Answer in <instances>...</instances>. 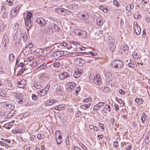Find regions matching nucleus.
Returning <instances> with one entry per match:
<instances>
[{"label": "nucleus", "instance_id": "1", "mask_svg": "<svg viewBox=\"0 0 150 150\" xmlns=\"http://www.w3.org/2000/svg\"><path fill=\"white\" fill-rule=\"evenodd\" d=\"M111 65L113 67L120 69L122 67L123 64L122 61L119 60H116L112 62Z\"/></svg>", "mask_w": 150, "mask_h": 150}, {"label": "nucleus", "instance_id": "2", "mask_svg": "<svg viewBox=\"0 0 150 150\" xmlns=\"http://www.w3.org/2000/svg\"><path fill=\"white\" fill-rule=\"evenodd\" d=\"M66 87H67L66 89V91L71 92L74 91L75 87V84L74 83H69L67 84Z\"/></svg>", "mask_w": 150, "mask_h": 150}, {"label": "nucleus", "instance_id": "3", "mask_svg": "<svg viewBox=\"0 0 150 150\" xmlns=\"http://www.w3.org/2000/svg\"><path fill=\"white\" fill-rule=\"evenodd\" d=\"M4 106L8 110H13L15 106L13 103L9 102H5L3 103Z\"/></svg>", "mask_w": 150, "mask_h": 150}, {"label": "nucleus", "instance_id": "4", "mask_svg": "<svg viewBox=\"0 0 150 150\" xmlns=\"http://www.w3.org/2000/svg\"><path fill=\"white\" fill-rule=\"evenodd\" d=\"M75 33L78 35L81 36L83 38L86 39V38L87 33L83 30L77 29L76 30Z\"/></svg>", "mask_w": 150, "mask_h": 150}, {"label": "nucleus", "instance_id": "5", "mask_svg": "<svg viewBox=\"0 0 150 150\" xmlns=\"http://www.w3.org/2000/svg\"><path fill=\"white\" fill-rule=\"evenodd\" d=\"M133 27L134 28V33L137 35H139L141 33V30L137 22H134V23Z\"/></svg>", "mask_w": 150, "mask_h": 150}, {"label": "nucleus", "instance_id": "6", "mask_svg": "<svg viewBox=\"0 0 150 150\" xmlns=\"http://www.w3.org/2000/svg\"><path fill=\"white\" fill-rule=\"evenodd\" d=\"M55 134V139L57 141V143L58 144H61L62 143V137L61 135L60 132H56Z\"/></svg>", "mask_w": 150, "mask_h": 150}, {"label": "nucleus", "instance_id": "7", "mask_svg": "<svg viewBox=\"0 0 150 150\" xmlns=\"http://www.w3.org/2000/svg\"><path fill=\"white\" fill-rule=\"evenodd\" d=\"M37 23L41 27H45L46 24V21L42 18H37L36 19Z\"/></svg>", "mask_w": 150, "mask_h": 150}, {"label": "nucleus", "instance_id": "8", "mask_svg": "<svg viewBox=\"0 0 150 150\" xmlns=\"http://www.w3.org/2000/svg\"><path fill=\"white\" fill-rule=\"evenodd\" d=\"M71 76V74H69L67 72H64L60 74L59 75V78L61 80H64L66 78H70Z\"/></svg>", "mask_w": 150, "mask_h": 150}, {"label": "nucleus", "instance_id": "9", "mask_svg": "<svg viewBox=\"0 0 150 150\" xmlns=\"http://www.w3.org/2000/svg\"><path fill=\"white\" fill-rule=\"evenodd\" d=\"M14 95L16 98L17 99V101L20 103H21L23 101V94L21 93H16Z\"/></svg>", "mask_w": 150, "mask_h": 150}, {"label": "nucleus", "instance_id": "10", "mask_svg": "<svg viewBox=\"0 0 150 150\" xmlns=\"http://www.w3.org/2000/svg\"><path fill=\"white\" fill-rule=\"evenodd\" d=\"M21 7V6H18L15 8L14 11H12L11 10H10L11 15L13 17H14L16 16L18 12Z\"/></svg>", "mask_w": 150, "mask_h": 150}, {"label": "nucleus", "instance_id": "11", "mask_svg": "<svg viewBox=\"0 0 150 150\" xmlns=\"http://www.w3.org/2000/svg\"><path fill=\"white\" fill-rule=\"evenodd\" d=\"M67 7L68 8L71 10H77L79 8V6L78 5L75 4H73L67 6Z\"/></svg>", "mask_w": 150, "mask_h": 150}, {"label": "nucleus", "instance_id": "12", "mask_svg": "<svg viewBox=\"0 0 150 150\" xmlns=\"http://www.w3.org/2000/svg\"><path fill=\"white\" fill-rule=\"evenodd\" d=\"M94 82L97 84H99L101 82V79L98 75H96L94 77L93 79Z\"/></svg>", "mask_w": 150, "mask_h": 150}, {"label": "nucleus", "instance_id": "13", "mask_svg": "<svg viewBox=\"0 0 150 150\" xmlns=\"http://www.w3.org/2000/svg\"><path fill=\"white\" fill-rule=\"evenodd\" d=\"M26 84V81L24 79H22L20 81L18 82L17 86L19 88H24Z\"/></svg>", "mask_w": 150, "mask_h": 150}, {"label": "nucleus", "instance_id": "14", "mask_svg": "<svg viewBox=\"0 0 150 150\" xmlns=\"http://www.w3.org/2000/svg\"><path fill=\"white\" fill-rule=\"evenodd\" d=\"M105 104L104 102H100L93 107V109L97 111L99 110L101 107L103 106Z\"/></svg>", "mask_w": 150, "mask_h": 150}, {"label": "nucleus", "instance_id": "15", "mask_svg": "<svg viewBox=\"0 0 150 150\" xmlns=\"http://www.w3.org/2000/svg\"><path fill=\"white\" fill-rule=\"evenodd\" d=\"M77 65L79 67L82 66L86 62V61L82 59L78 58L76 61Z\"/></svg>", "mask_w": 150, "mask_h": 150}, {"label": "nucleus", "instance_id": "16", "mask_svg": "<svg viewBox=\"0 0 150 150\" xmlns=\"http://www.w3.org/2000/svg\"><path fill=\"white\" fill-rule=\"evenodd\" d=\"M46 33L47 34H52L53 33V30L50 24L47 27L45 28Z\"/></svg>", "mask_w": 150, "mask_h": 150}, {"label": "nucleus", "instance_id": "17", "mask_svg": "<svg viewBox=\"0 0 150 150\" xmlns=\"http://www.w3.org/2000/svg\"><path fill=\"white\" fill-rule=\"evenodd\" d=\"M65 9L62 8H58L55 9V11L56 13H57L58 14L64 15V11Z\"/></svg>", "mask_w": 150, "mask_h": 150}, {"label": "nucleus", "instance_id": "18", "mask_svg": "<svg viewBox=\"0 0 150 150\" xmlns=\"http://www.w3.org/2000/svg\"><path fill=\"white\" fill-rule=\"evenodd\" d=\"M33 13L30 12H29L27 13V16L25 18V21H27V22L28 21H30V20H31V17H33Z\"/></svg>", "mask_w": 150, "mask_h": 150}, {"label": "nucleus", "instance_id": "19", "mask_svg": "<svg viewBox=\"0 0 150 150\" xmlns=\"http://www.w3.org/2000/svg\"><path fill=\"white\" fill-rule=\"evenodd\" d=\"M52 28H53L55 31H59L60 29V28L56 24L53 23H50Z\"/></svg>", "mask_w": 150, "mask_h": 150}, {"label": "nucleus", "instance_id": "20", "mask_svg": "<svg viewBox=\"0 0 150 150\" xmlns=\"http://www.w3.org/2000/svg\"><path fill=\"white\" fill-rule=\"evenodd\" d=\"M135 101L138 105H139L142 104L144 102V100L142 98H137L135 99Z\"/></svg>", "mask_w": 150, "mask_h": 150}, {"label": "nucleus", "instance_id": "21", "mask_svg": "<svg viewBox=\"0 0 150 150\" xmlns=\"http://www.w3.org/2000/svg\"><path fill=\"white\" fill-rule=\"evenodd\" d=\"M50 87V85L48 83L47 84L46 86L43 89L45 90V92H44V93L42 95L45 96L47 93Z\"/></svg>", "mask_w": 150, "mask_h": 150}, {"label": "nucleus", "instance_id": "22", "mask_svg": "<svg viewBox=\"0 0 150 150\" xmlns=\"http://www.w3.org/2000/svg\"><path fill=\"white\" fill-rule=\"evenodd\" d=\"M105 110L109 112H110V107L108 104H106L104 105L103 109V110L104 111Z\"/></svg>", "mask_w": 150, "mask_h": 150}, {"label": "nucleus", "instance_id": "23", "mask_svg": "<svg viewBox=\"0 0 150 150\" xmlns=\"http://www.w3.org/2000/svg\"><path fill=\"white\" fill-rule=\"evenodd\" d=\"M96 22L97 24L102 26L103 24V20L99 17H97L96 19Z\"/></svg>", "mask_w": 150, "mask_h": 150}, {"label": "nucleus", "instance_id": "24", "mask_svg": "<svg viewBox=\"0 0 150 150\" xmlns=\"http://www.w3.org/2000/svg\"><path fill=\"white\" fill-rule=\"evenodd\" d=\"M147 116L144 113H143L141 115V120L143 123H144L146 118Z\"/></svg>", "mask_w": 150, "mask_h": 150}, {"label": "nucleus", "instance_id": "25", "mask_svg": "<svg viewBox=\"0 0 150 150\" xmlns=\"http://www.w3.org/2000/svg\"><path fill=\"white\" fill-rule=\"evenodd\" d=\"M51 58L52 59H57L59 58L58 53L56 52L53 53L51 55Z\"/></svg>", "mask_w": 150, "mask_h": 150}, {"label": "nucleus", "instance_id": "26", "mask_svg": "<svg viewBox=\"0 0 150 150\" xmlns=\"http://www.w3.org/2000/svg\"><path fill=\"white\" fill-rule=\"evenodd\" d=\"M81 55H84L85 56H86L87 55H88V54H90L91 55L93 56H95L96 54L95 53H94L92 52H80Z\"/></svg>", "mask_w": 150, "mask_h": 150}, {"label": "nucleus", "instance_id": "27", "mask_svg": "<svg viewBox=\"0 0 150 150\" xmlns=\"http://www.w3.org/2000/svg\"><path fill=\"white\" fill-rule=\"evenodd\" d=\"M81 75V72L79 71H76L75 72L73 76L74 77L77 78H79Z\"/></svg>", "mask_w": 150, "mask_h": 150}, {"label": "nucleus", "instance_id": "28", "mask_svg": "<svg viewBox=\"0 0 150 150\" xmlns=\"http://www.w3.org/2000/svg\"><path fill=\"white\" fill-rule=\"evenodd\" d=\"M25 24L27 27L28 26L29 28H30L32 25L33 22L31 20H30V21H28V22H27V21H25Z\"/></svg>", "mask_w": 150, "mask_h": 150}, {"label": "nucleus", "instance_id": "29", "mask_svg": "<svg viewBox=\"0 0 150 150\" xmlns=\"http://www.w3.org/2000/svg\"><path fill=\"white\" fill-rule=\"evenodd\" d=\"M90 105V103L88 104L83 105L81 106V108L83 109L84 110H86L89 108Z\"/></svg>", "mask_w": 150, "mask_h": 150}, {"label": "nucleus", "instance_id": "30", "mask_svg": "<svg viewBox=\"0 0 150 150\" xmlns=\"http://www.w3.org/2000/svg\"><path fill=\"white\" fill-rule=\"evenodd\" d=\"M99 8L100 10L103 11V12L104 13H106L108 11L107 7L105 8L102 5L99 6Z\"/></svg>", "mask_w": 150, "mask_h": 150}, {"label": "nucleus", "instance_id": "31", "mask_svg": "<svg viewBox=\"0 0 150 150\" xmlns=\"http://www.w3.org/2000/svg\"><path fill=\"white\" fill-rule=\"evenodd\" d=\"M9 11H10V10L8 8L6 9V11H3L4 14L3 15V16L4 18H6L7 17L8 15V13Z\"/></svg>", "mask_w": 150, "mask_h": 150}, {"label": "nucleus", "instance_id": "32", "mask_svg": "<svg viewBox=\"0 0 150 150\" xmlns=\"http://www.w3.org/2000/svg\"><path fill=\"white\" fill-rule=\"evenodd\" d=\"M129 47L127 45L125 44L121 46L120 47L121 49L122 50L125 51L129 49Z\"/></svg>", "mask_w": 150, "mask_h": 150}, {"label": "nucleus", "instance_id": "33", "mask_svg": "<svg viewBox=\"0 0 150 150\" xmlns=\"http://www.w3.org/2000/svg\"><path fill=\"white\" fill-rule=\"evenodd\" d=\"M81 19L86 20L89 18V16L88 14H82L81 15Z\"/></svg>", "mask_w": 150, "mask_h": 150}, {"label": "nucleus", "instance_id": "34", "mask_svg": "<svg viewBox=\"0 0 150 150\" xmlns=\"http://www.w3.org/2000/svg\"><path fill=\"white\" fill-rule=\"evenodd\" d=\"M6 91L5 90L0 88V95L4 97L5 96Z\"/></svg>", "mask_w": 150, "mask_h": 150}, {"label": "nucleus", "instance_id": "35", "mask_svg": "<svg viewBox=\"0 0 150 150\" xmlns=\"http://www.w3.org/2000/svg\"><path fill=\"white\" fill-rule=\"evenodd\" d=\"M56 52L58 53L59 58L63 56L64 54V52L63 51H57Z\"/></svg>", "mask_w": 150, "mask_h": 150}, {"label": "nucleus", "instance_id": "36", "mask_svg": "<svg viewBox=\"0 0 150 150\" xmlns=\"http://www.w3.org/2000/svg\"><path fill=\"white\" fill-rule=\"evenodd\" d=\"M15 57L14 56L13 54H10L9 57V61L11 62H13L14 59V57Z\"/></svg>", "mask_w": 150, "mask_h": 150}, {"label": "nucleus", "instance_id": "37", "mask_svg": "<svg viewBox=\"0 0 150 150\" xmlns=\"http://www.w3.org/2000/svg\"><path fill=\"white\" fill-rule=\"evenodd\" d=\"M52 100L50 99L46 101L45 103V105L46 106L51 105L52 104Z\"/></svg>", "mask_w": 150, "mask_h": 150}, {"label": "nucleus", "instance_id": "38", "mask_svg": "<svg viewBox=\"0 0 150 150\" xmlns=\"http://www.w3.org/2000/svg\"><path fill=\"white\" fill-rule=\"evenodd\" d=\"M33 86L37 89H40L42 87L41 85L38 83H37L36 82L34 84Z\"/></svg>", "mask_w": 150, "mask_h": 150}, {"label": "nucleus", "instance_id": "39", "mask_svg": "<svg viewBox=\"0 0 150 150\" xmlns=\"http://www.w3.org/2000/svg\"><path fill=\"white\" fill-rule=\"evenodd\" d=\"M71 13V12L70 11L68 10L65 9L64 16H66L67 15H70Z\"/></svg>", "mask_w": 150, "mask_h": 150}, {"label": "nucleus", "instance_id": "40", "mask_svg": "<svg viewBox=\"0 0 150 150\" xmlns=\"http://www.w3.org/2000/svg\"><path fill=\"white\" fill-rule=\"evenodd\" d=\"M109 47L111 51H112L113 52L114 51V50L115 47V45H113L111 43V44H109Z\"/></svg>", "mask_w": 150, "mask_h": 150}, {"label": "nucleus", "instance_id": "41", "mask_svg": "<svg viewBox=\"0 0 150 150\" xmlns=\"http://www.w3.org/2000/svg\"><path fill=\"white\" fill-rule=\"evenodd\" d=\"M44 136L43 134H38L37 135V138L39 140H41L44 137Z\"/></svg>", "mask_w": 150, "mask_h": 150}, {"label": "nucleus", "instance_id": "42", "mask_svg": "<svg viewBox=\"0 0 150 150\" xmlns=\"http://www.w3.org/2000/svg\"><path fill=\"white\" fill-rule=\"evenodd\" d=\"M142 36L143 37V38H147V36L146 33V31L145 30H144L143 31Z\"/></svg>", "mask_w": 150, "mask_h": 150}, {"label": "nucleus", "instance_id": "43", "mask_svg": "<svg viewBox=\"0 0 150 150\" xmlns=\"http://www.w3.org/2000/svg\"><path fill=\"white\" fill-rule=\"evenodd\" d=\"M46 64L45 63H44L40 65L39 67L41 69H44L46 67Z\"/></svg>", "mask_w": 150, "mask_h": 150}, {"label": "nucleus", "instance_id": "44", "mask_svg": "<svg viewBox=\"0 0 150 150\" xmlns=\"http://www.w3.org/2000/svg\"><path fill=\"white\" fill-rule=\"evenodd\" d=\"M28 38L27 34L26 33L24 34V35L22 36V38L24 42L26 41Z\"/></svg>", "mask_w": 150, "mask_h": 150}, {"label": "nucleus", "instance_id": "45", "mask_svg": "<svg viewBox=\"0 0 150 150\" xmlns=\"http://www.w3.org/2000/svg\"><path fill=\"white\" fill-rule=\"evenodd\" d=\"M60 63L58 62H55L53 64V67H58L60 65Z\"/></svg>", "mask_w": 150, "mask_h": 150}, {"label": "nucleus", "instance_id": "46", "mask_svg": "<svg viewBox=\"0 0 150 150\" xmlns=\"http://www.w3.org/2000/svg\"><path fill=\"white\" fill-rule=\"evenodd\" d=\"M32 99L35 100H37L38 99V97L35 94H33L32 96Z\"/></svg>", "mask_w": 150, "mask_h": 150}, {"label": "nucleus", "instance_id": "47", "mask_svg": "<svg viewBox=\"0 0 150 150\" xmlns=\"http://www.w3.org/2000/svg\"><path fill=\"white\" fill-rule=\"evenodd\" d=\"M113 3L115 6L117 7H118L119 4H120L119 3L117 0H114L113 1Z\"/></svg>", "mask_w": 150, "mask_h": 150}, {"label": "nucleus", "instance_id": "48", "mask_svg": "<svg viewBox=\"0 0 150 150\" xmlns=\"http://www.w3.org/2000/svg\"><path fill=\"white\" fill-rule=\"evenodd\" d=\"M87 5L85 4H82L80 5L79 8L80 7L81 9H85L86 8Z\"/></svg>", "mask_w": 150, "mask_h": 150}, {"label": "nucleus", "instance_id": "49", "mask_svg": "<svg viewBox=\"0 0 150 150\" xmlns=\"http://www.w3.org/2000/svg\"><path fill=\"white\" fill-rule=\"evenodd\" d=\"M45 91L44 89H42L41 90H40L39 91H38V93L39 94L40 96H44L42 95L44 93V91Z\"/></svg>", "mask_w": 150, "mask_h": 150}, {"label": "nucleus", "instance_id": "50", "mask_svg": "<svg viewBox=\"0 0 150 150\" xmlns=\"http://www.w3.org/2000/svg\"><path fill=\"white\" fill-rule=\"evenodd\" d=\"M19 24L17 23H15L13 26V28L17 30L19 28Z\"/></svg>", "mask_w": 150, "mask_h": 150}, {"label": "nucleus", "instance_id": "51", "mask_svg": "<svg viewBox=\"0 0 150 150\" xmlns=\"http://www.w3.org/2000/svg\"><path fill=\"white\" fill-rule=\"evenodd\" d=\"M134 65V63L133 61L131 62L128 63V66L130 67H133Z\"/></svg>", "mask_w": 150, "mask_h": 150}, {"label": "nucleus", "instance_id": "52", "mask_svg": "<svg viewBox=\"0 0 150 150\" xmlns=\"http://www.w3.org/2000/svg\"><path fill=\"white\" fill-rule=\"evenodd\" d=\"M0 145L4 146H9L8 144H7L1 141H0Z\"/></svg>", "mask_w": 150, "mask_h": 150}, {"label": "nucleus", "instance_id": "53", "mask_svg": "<svg viewBox=\"0 0 150 150\" xmlns=\"http://www.w3.org/2000/svg\"><path fill=\"white\" fill-rule=\"evenodd\" d=\"M25 69V67L21 68L19 71V73L20 74H22Z\"/></svg>", "mask_w": 150, "mask_h": 150}, {"label": "nucleus", "instance_id": "54", "mask_svg": "<svg viewBox=\"0 0 150 150\" xmlns=\"http://www.w3.org/2000/svg\"><path fill=\"white\" fill-rule=\"evenodd\" d=\"M6 2H8V5L11 6L13 4L12 0H7Z\"/></svg>", "mask_w": 150, "mask_h": 150}, {"label": "nucleus", "instance_id": "55", "mask_svg": "<svg viewBox=\"0 0 150 150\" xmlns=\"http://www.w3.org/2000/svg\"><path fill=\"white\" fill-rule=\"evenodd\" d=\"M99 127L100 128H101L102 129V131H103L104 129V125L103 124H99Z\"/></svg>", "mask_w": 150, "mask_h": 150}, {"label": "nucleus", "instance_id": "56", "mask_svg": "<svg viewBox=\"0 0 150 150\" xmlns=\"http://www.w3.org/2000/svg\"><path fill=\"white\" fill-rule=\"evenodd\" d=\"M119 92L121 95H124L125 93V92L123 91L122 89L120 90H119Z\"/></svg>", "mask_w": 150, "mask_h": 150}, {"label": "nucleus", "instance_id": "57", "mask_svg": "<svg viewBox=\"0 0 150 150\" xmlns=\"http://www.w3.org/2000/svg\"><path fill=\"white\" fill-rule=\"evenodd\" d=\"M73 150H82L81 148L76 146H74Z\"/></svg>", "mask_w": 150, "mask_h": 150}, {"label": "nucleus", "instance_id": "58", "mask_svg": "<svg viewBox=\"0 0 150 150\" xmlns=\"http://www.w3.org/2000/svg\"><path fill=\"white\" fill-rule=\"evenodd\" d=\"M60 108L61 110H64L65 109V106L63 105H59Z\"/></svg>", "mask_w": 150, "mask_h": 150}, {"label": "nucleus", "instance_id": "59", "mask_svg": "<svg viewBox=\"0 0 150 150\" xmlns=\"http://www.w3.org/2000/svg\"><path fill=\"white\" fill-rule=\"evenodd\" d=\"M25 65V64H24L23 62H21L19 64L18 66V67H21V68L24 67L23 66Z\"/></svg>", "mask_w": 150, "mask_h": 150}, {"label": "nucleus", "instance_id": "60", "mask_svg": "<svg viewBox=\"0 0 150 150\" xmlns=\"http://www.w3.org/2000/svg\"><path fill=\"white\" fill-rule=\"evenodd\" d=\"M34 59V57H30L27 59V61H31Z\"/></svg>", "mask_w": 150, "mask_h": 150}, {"label": "nucleus", "instance_id": "61", "mask_svg": "<svg viewBox=\"0 0 150 150\" xmlns=\"http://www.w3.org/2000/svg\"><path fill=\"white\" fill-rule=\"evenodd\" d=\"M104 91H105L106 92H108L109 90V88L108 87H105L103 89Z\"/></svg>", "mask_w": 150, "mask_h": 150}, {"label": "nucleus", "instance_id": "62", "mask_svg": "<svg viewBox=\"0 0 150 150\" xmlns=\"http://www.w3.org/2000/svg\"><path fill=\"white\" fill-rule=\"evenodd\" d=\"M115 110L116 111H117L119 109V106L116 104H115L114 105Z\"/></svg>", "mask_w": 150, "mask_h": 150}, {"label": "nucleus", "instance_id": "63", "mask_svg": "<svg viewBox=\"0 0 150 150\" xmlns=\"http://www.w3.org/2000/svg\"><path fill=\"white\" fill-rule=\"evenodd\" d=\"M129 7L128 6H127V10H128V11H130L132 9L131 5L129 4Z\"/></svg>", "mask_w": 150, "mask_h": 150}, {"label": "nucleus", "instance_id": "64", "mask_svg": "<svg viewBox=\"0 0 150 150\" xmlns=\"http://www.w3.org/2000/svg\"><path fill=\"white\" fill-rule=\"evenodd\" d=\"M91 98H86L83 101L85 102H87L90 101L91 100Z\"/></svg>", "mask_w": 150, "mask_h": 150}]
</instances>
